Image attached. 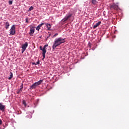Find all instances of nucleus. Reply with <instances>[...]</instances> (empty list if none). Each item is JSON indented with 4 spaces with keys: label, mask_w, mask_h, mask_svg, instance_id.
I'll use <instances>...</instances> for the list:
<instances>
[{
    "label": "nucleus",
    "mask_w": 129,
    "mask_h": 129,
    "mask_svg": "<svg viewBox=\"0 0 129 129\" xmlns=\"http://www.w3.org/2000/svg\"><path fill=\"white\" fill-rule=\"evenodd\" d=\"M66 39V38H62V37H59L55 39L54 40V42L52 45L53 50H55L56 47H58V46H60L61 44H63V43H65Z\"/></svg>",
    "instance_id": "obj_1"
},
{
    "label": "nucleus",
    "mask_w": 129,
    "mask_h": 129,
    "mask_svg": "<svg viewBox=\"0 0 129 129\" xmlns=\"http://www.w3.org/2000/svg\"><path fill=\"white\" fill-rule=\"evenodd\" d=\"M47 47H48V44H45L42 48V49H41V51H42L43 59H45V57H46V53L47 52L46 48H47Z\"/></svg>",
    "instance_id": "obj_2"
},
{
    "label": "nucleus",
    "mask_w": 129,
    "mask_h": 129,
    "mask_svg": "<svg viewBox=\"0 0 129 129\" xmlns=\"http://www.w3.org/2000/svg\"><path fill=\"white\" fill-rule=\"evenodd\" d=\"M10 31V35H11V36H14V35L16 34V26H15V25H13L12 26Z\"/></svg>",
    "instance_id": "obj_3"
},
{
    "label": "nucleus",
    "mask_w": 129,
    "mask_h": 129,
    "mask_svg": "<svg viewBox=\"0 0 129 129\" xmlns=\"http://www.w3.org/2000/svg\"><path fill=\"white\" fill-rule=\"evenodd\" d=\"M28 47V42H25L24 44H23L22 46V53H24L25 51H26V49H27V47Z\"/></svg>",
    "instance_id": "obj_4"
},
{
    "label": "nucleus",
    "mask_w": 129,
    "mask_h": 129,
    "mask_svg": "<svg viewBox=\"0 0 129 129\" xmlns=\"http://www.w3.org/2000/svg\"><path fill=\"white\" fill-rule=\"evenodd\" d=\"M72 17V14H67L65 17L62 19L63 22H66L69 19H70Z\"/></svg>",
    "instance_id": "obj_5"
},
{
    "label": "nucleus",
    "mask_w": 129,
    "mask_h": 129,
    "mask_svg": "<svg viewBox=\"0 0 129 129\" xmlns=\"http://www.w3.org/2000/svg\"><path fill=\"white\" fill-rule=\"evenodd\" d=\"M5 109H6V106L5 105H3V103H0V110L2 111H5Z\"/></svg>",
    "instance_id": "obj_6"
},
{
    "label": "nucleus",
    "mask_w": 129,
    "mask_h": 129,
    "mask_svg": "<svg viewBox=\"0 0 129 129\" xmlns=\"http://www.w3.org/2000/svg\"><path fill=\"white\" fill-rule=\"evenodd\" d=\"M34 33H35V29L34 28H30V32L29 35L30 36H34Z\"/></svg>",
    "instance_id": "obj_7"
},
{
    "label": "nucleus",
    "mask_w": 129,
    "mask_h": 129,
    "mask_svg": "<svg viewBox=\"0 0 129 129\" xmlns=\"http://www.w3.org/2000/svg\"><path fill=\"white\" fill-rule=\"evenodd\" d=\"M45 23H42L41 24H40L39 25H38V26L36 28V31H39L40 29H41V27H42V26H43V25H44Z\"/></svg>",
    "instance_id": "obj_8"
},
{
    "label": "nucleus",
    "mask_w": 129,
    "mask_h": 129,
    "mask_svg": "<svg viewBox=\"0 0 129 129\" xmlns=\"http://www.w3.org/2000/svg\"><path fill=\"white\" fill-rule=\"evenodd\" d=\"M111 8L114 9V10H117V9H118V6L116 5L114 3L111 6Z\"/></svg>",
    "instance_id": "obj_9"
},
{
    "label": "nucleus",
    "mask_w": 129,
    "mask_h": 129,
    "mask_svg": "<svg viewBox=\"0 0 129 129\" xmlns=\"http://www.w3.org/2000/svg\"><path fill=\"white\" fill-rule=\"evenodd\" d=\"M100 24H101V21H99L97 23H96L95 25L93 26L94 29H96V28H97V27H98V26H99Z\"/></svg>",
    "instance_id": "obj_10"
},
{
    "label": "nucleus",
    "mask_w": 129,
    "mask_h": 129,
    "mask_svg": "<svg viewBox=\"0 0 129 129\" xmlns=\"http://www.w3.org/2000/svg\"><path fill=\"white\" fill-rule=\"evenodd\" d=\"M37 87V85L34 83L33 84L31 85L30 87V89H35Z\"/></svg>",
    "instance_id": "obj_11"
},
{
    "label": "nucleus",
    "mask_w": 129,
    "mask_h": 129,
    "mask_svg": "<svg viewBox=\"0 0 129 129\" xmlns=\"http://www.w3.org/2000/svg\"><path fill=\"white\" fill-rule=\"evenodd\" d=\"M43 81V80H40L39 81L36 82L34 83H35V85H36L37 86H38V85H41V84L42 83V82Z\"/></svg>",
    "instance_id": "obj_12"
},
{
    "label": "nucleus",
    "mask_w": 129,
    "mask_h": 129,
    "mask_svg": "<svg viewBox=\"0 0 129 129\" xmlns=\"http://www.w3.org/2000/svg\"><path fill=\"white\" fill-rule=\"evenodd\" d=\"M5 25H6L5 28H6V30H8L9 29V27H10V23L9 22H7L6 23Z\"/></svg>",
    "instance_id": "obj_13"
},
{
    "label": "nucleus",
    "mask_w": 129,
    "mask_h": 129,
    "mask_svg": "<svg viewBox=\"0 0 129 129\" xmlns=\"http://www.w3.org/2000/svg\"><path fill=\"white\" fill-rule=\"evenodd\" d=\"M45 26L47 27L48 30H50V29H51V24L49 23H46L45 24Z\"/></svg>",
    "instance_id": "obj_14"
},
{
    "label": "nucleus",
    "mask_w": 129,
    "mask_h": 129,
    "mask_svg": "<svg viewBox=\"0 0 129 129\" xmlns=\"http://www.w3.org/2000/svg\"><path fill=\"white\" fill-rule=\"evenodd\" d=\"M91 2L93 5H96L97 4V1H96V0H91Z\"/></svg>",
    "instance_id": "obj_15"
},
{
    "label": "nucleus",
    "mask_w": 129,
    "mask_h": 129,
    "mask_svg": "<svg viewBox=\"0 0 129 129\" xmlns=\"http://www.w3.org/2000/svg\"><path fill=\"white\" fill-rule=\"evenodd\" d=\"M12 77H13V73L10 72V77L8 78V79L9 80H11L12 79Z\"/></svg>",
    "instance_id": "obj_16"
},
{
    "label": "nucleus",
    "mask_w": 129,
    "mask_h": 129,
    "mask_svg": "<svg viewBox=\"0 0 129 129\" xmlns=\"http://www.w3.org/2000/svg\"><path fill=\"white\" fill-rule=\"evenodd\" d=\"M33 10H34V7L33 6H31L29 8L28 12H31V11H33Z\"/></svg>",
    "instance_id": "obj_17"
},
{
    "label": "nucleus",
    "mask_w": 129,
    "mask_h": 129,
    "mask_svg": "<svg viewBox=\"0 0 129 129\" xmlns=\"http://www.w3.org/2000/svg\"><path fill=\"white\" fill-rule=\"evenodd\" d=\"M22 103L24 105V106H27V103H26V101L25 100H23Z\"/></svg>",
    "instance_id": "obj_18"
},
{
    "label": "nucleus",
    "mask_w": 129,
    "mask_h": 129,
    "mask_svg": "<svg viewBox=\"0 0 129 129\" xmlns=\"http://www.w3.org/2000/svg\"><path fill=\"white\" fill-rule=\"evenodd\" d=\"M9 5H13V1L10 0V1H9Z\"/></svg>",
    "instance_id": "obj_19"
},
{
    "label": "nucleus",
    "mask_w": 129,
    "mask_h": 129,
    "mask_svg": "<svg viewBox=\"0 0 129 129\" xmlns=\"http://www.w3.org/2000/svg\"><path fill=\"white\" fill-rule=\"evenodd\" d=\"M25 21H26V23H29V18H26L25 19Z\"/></svg>",
    "instance_id": "obj_20"
},
{
    "label": "nucleus",
    "mask_w": 129,
    "mask_h": 129,
    "mask_svg": "<svg viewBox=\"0 0 129 129\" xmlns=\"http://www.w3.org/2000/svg\"><path fill=\"white\" fill-rule=\"evenodd\" d=\"M50 36H51V34H49L48 36L46 38V40H48V38H50Z\"/></svg>",
    "instance_id": "obj_21"
},
{
    "label": "nucleus",
    "mask_w": 129,
    "mask_h": 129,
    "mask_svg": "<svg viewBox=\"0 0 129 129\" xmlns=\"http://www.w3.org/2000/svg\"><path fill=\"white\" fill-rule=\"evenodd\" d=\"M58 36V33H55L53 36V38H54V37H56Z\"/></svg>",
    "instance_id": "obj_22"
},
{
    "label": "nucleus",
    "mask_w": 129,
    "mask_h": 129,
    "mask_svg": "<svg viewBox=\"0 0 129 129\" xmlns=\"http://www.w3.org/2000/svg\"><path fill=\"white\" fill-rule=\"evenodd\" d=\"M20 87L21 89L24 88V85L23 84V83H22L21 85L20 86Z\"/></svg>",
    "instance_id": "obj_23"
},
{
    "label": "nucleus",
    "mask_w": 129,
    "mask_h": 129,
    "mask_svg": "<svg viewBox=\"0 0 129 129\" xmlns=\"http://www.w3.org/2000/svg\"><path fill=\"white\" fill-rule=\"evenodd\" d=\"M36 65H38V64H40V61L38 60L36 63Z\"/></svg>",
    "instance_id": "obj_24"
},
{
    "label": "nucleus",
    "mask_w": 129,
    "mask_h": 129,
    "mask_svg": "<svg viewBox=\"0 0 129 129\" xmlns=\"http://www.w3.org/2000/svg\"><path fill=\"white\" fill-rule=\"evenodd\" d=\"M88 46H89L90 48H91V44H90V42H89Z\"/></svg>",
    "instance_id": "obj_25"
},
{
    "label": "nucleus",
    "mask_w": 129,
    "mask_h": 129,
    "mask_svg": "<svg viewBox=\"0 0 129 129\" xmlns=\"http://www.w3.org/2000/svg\"><path fill=\"white\" fill-rule=\"evenodd\" d=\"M21 92L20 91V90H19V91L17 92V94H19V93H20Z\"/></svg>",
    "instance_id": "obj_26"
},
{
    "label": "nucleus",
    "mask_w": 129,
    "mask_h": 129,
    "mask_svg": "<svg viewBox=\"0 0 129 129\" xmlns=\"http://www.w3.org/2000/svg\"><path fill=\"white\" fill-rule=\"evenodd\" d=\"M3 123V121H2V119H0V125Z\"/></svg>",
    "instance_id": "obj_27"
},
{
    "label": "nucleus",
    "mask_w": 129,
    "mask_h": 129,
    "mask_svg": "<svg viewBox=\"0 0 129 129\" xmlns=\"http://www.w3.org/2000/svg\"><path fill=\"white\" fill-rule=\"evenodd\" d=\"M40 49L41 51H42V50L43 49V48L42 47V46H40Z\"/></svg>",
    "instance_id": "obj_28"
},
{
    "label": "nucleus",
    "mask_w": 129,
    "mask_h": 129,
    "mask_svg": "<svg viewBox=\"0 0 129 129\" xmlns=\"http://www.w3.org/2000/svg\"><path fill=\"white\" fill-rule=\"evenodd\" d=\"M23 89H22V88H20V89H19V90H20V91L21 92V91H23Z\"/></svg>",
    "instance_id": "obj_29"
},
{
    "label": "nucleus",
    "mask_w": 129,
    "mask_h": 129,
    "mask_svg": "<svg viewBox=\"0 0 129 129\" xmlns=\"http://www.w3.org/2000/svg\"><path fill=\"white\" fill-rule=\"evenodd\" d=\"M32 65H36V62H32Z\"/></svg>",
    "instance_id": "obj_30"
},
{
    "label": "nucleus",
    "mask_w": 129,
    "mask_h": 129,
    "mask_svg": "<svg viewBox=\"0 0 129 129\" xmlns=\"http://www.w3.org/2000/svg\"><path fill=\"white\" fill-rule=\"evenodd\" d=\"M92 50H93V51H94L95 50V48H92Z\"/></svg>",
    "instance_id": "obj_31"
},
{
    "label": "nucleus",
    "mask_w": 129,
    "mask_h": 129,
    "mask_svg": "<svg viewBox=\"0 0 129 129\" xmlns=\"http://www.w3.org/2000/svg\"><path fill=\"white\" fill-rule=\"evenodd\" d=\"M34 106H33L34 108H35L36 107V104H34Z\"/></svg>",
    "instance_id": "obj_32"
},
{
    "label": "nucleus",
    "mask_w": 129,
    "mask_h": 129,
    "mask_svg": "<svg viewBox=\"0 0 129 129\" xmlns=\"http://www.w3.org/2000/svg\"><path fill=\"white\" fill-rule=\"evenodd\" d=\"M30 118H32V115H30Z\"/></svg>",
    "instance_id": "obj_33"
},
{
    "label": "nucleus",
    "mask_w": 129,
    "mask_h": 129,
    "mask_svg": "<svg viewBox=\"0 0 129 129\" xmlns=\"http://www.w3.org/2000/svg\"><path fill=\"white\" fill-rule=\"evenodd\" d=\"M39 38H42V36H39Z\"/></svg>",
    "instance_id": "obj_34"
},
{
    "label": "nucleus",
    "mask_w": 129,
    "mask_h": 129,
    "mask_svg": "<svg viewBox=\"0 0 129 129\" xmlns=\"http://www.w3.org/2000/svg\"><path fill=\"white\" fill-rule=\"evenodd\" d=\"M26 117H28V116H27Z\"/></svg>",
    "instance_id": "obj_35"
},
{
    "label": "nucleus",
    "mask_w": 129,
    "mask_h": 129,
    "mask_svg": "<svg viewBox=\"0 0 129 129\" xmlns=\"http://www.w3.org/2000/svg\"><path fill=\"white\" fill-rule=\"evenodd\" d=\"M0 129H1V127H0Z\"/></svg>",
    "instance_id": "obj_36"
}]
</instances>
